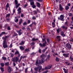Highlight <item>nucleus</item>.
Instances as JSON below:
<instances>
[{
  "mask_svg": "<svg viewBox=\"0 0 73 73\" xmlns=\"http://www.w3.org/2000/svg\"><path fill=\"white\" fill-rule=\"evenodd\" d=\"M15 23H18L19 21V19H17L15 21Z\"/></svg>",
  "mask_w": 73,
  "mask_h": 73,
  "instance_id": "47",
  "label": "nucleus"
},
{
  "mask_svg": "<svg viewBox=\"0 0 73 73\" xmlns=\"http://www.w3.org/2000/svg\"><path fill=\"white\" fill-rule=\"evenodd\" d=\"M23 25H27V23L26 22H25L23 23Z\"/></svg>",
  "mask_w": 73,
  "mask_h": 73,
  "instance_id": "51",
  "label": "nucleus"
},
{
  "mask_svg": "<svg viewBox=\"0 0 73 73\" xmlns=\"http://www.w3.org/2000/svg\"><path fill=\"white\" fill-rule=\"evenodd\" d=\"M34 0H29V1H30L31 2L30 3V5H34V2H33V1Z\"/></svg>",
  "mask_w": 73,
  "mask_h": 73,
  "instance_id": "13",
  "label": "nucleus"
},
{
  "mask_svg": "<svg viewBox=\"0 0 73 73\" xmlns=\"http://www.w3.org/2000/svg\"><path fill=\"white\" fill-rule=\"evenodd\" d=\"M41 64L40 63V62H38V60H36V62H35V65L36 66H37L38 64Z\"/></svg>",
  "mask_w": 73,
  "mask_h": 73,
  "instance_id": "22",
  "label": "nucleus"
},
{
  "mask_svg": "<svg viewBox=\"0 0 73 73\" xmlns=\"http://www.w3.org/2000/svg\"><path fill=\"white\" fill-rule=\"evenodd\" d=\"M9 25H8L6 24V25H5L4 26V28L5 29H7V27H9Z\"/></svg>",
  "mask_w": 73,
  "mask_h": 73,
  "instance_id": "29",
  "label": "nucleus"
},
{
  "mask_svg": "<svg viewBox=\"0 0 73 73\" xmlns=\"http://www.w3.org/2000/svg\"><path fill=\"white\" fill-rule=\"evenodd\" d=\"M63 70L64 73H68V70H66V69L63 68Z\"/></svg>",
  "mask_w": 73,
  "mask_h": 73,
  "instance_id": "18",
  "label": "nucleus"
},
{
  "mask_svg": "<svg viewBox=\"0 0 73 73\" xmlns=\"http://www.w3.org/2000/svg\"><path fill=\"white\" fill-rule=\"evenodd\" d=\"M24 41H22L21 42L20 44L21 45H24Z\"/></svg>",
  "mask_w": 73,
  "mask_h": 73,
  "instance_id": "40",
  "label": "nucleus"
},
{
  "mask_svg": "<svg viewBox=\"0 0 73 73\" xmlns=\"http://www.w3.org/2000/svg\"><path fill=\"white\" fill-rule=\"evenodd\" d=\"M7 29L8 31H10V30H11V27L9 26L8 27Z\"/></svg>",
  "mask_w": 73,
  "mask_h": 73,
  "instance_id": "42",
  "label": "nucleus"
},
{
  "mask_svg": "<svg viewBox=\"0 0 73 73\" xmlns=\"http://www.w3.org/2000/svg\"><path fill=\"white\" fill-rule=\"evenodd\" d=\"M55 60L56 61H57V62H58V61H60V59H59L58 58L56 57L55 59Z\"/></svg>",
  "mask_w": 73,
  "mask_h": 73,
  "instance_id": "31",
  "label": "nucleus"
},
{
  "mask_svg": "<svg viewBox=\"0 0 73 73\" xmlns=\"http://www.w3.org/2000/svg\"><path fill=\"white\" fill-rule=\"evenodd\" d=\"M38 52L40 53H41V49H39V50H38Z\"/></svg>",
  "mask_w": 73,
  "mask_h": 73,
  "instance_id": "53",
  "label": "nucleus"
},
{
  "mask_svg": "<svg viewBox=\"0 0 73 73\" xmlns=\"http://www.w3.org/2000/svg\"><path fill=\"white\" fill-rule=\"evenodd\" d=\"M38 40V38H33L32 39L33 41H37Z\"/></svg>",
  "mask_w": 73,
  "mask_h": 73,
  "instance_id": "19",
  "label": "nucleus"
},
{
  "mask_svg": "<svg viewBox=\"0 0 73 73\" xmlns=\"http://www.w3.org/2000/svg\"><path fill=\"white\" fill-rule=\"evenodd\" d=\"M16 5V9L17 8H18L19 6H20V3H18V4H17V5Z\"/></svg>",
  "mask_w": 73,
  "mask_h": 73,
  "instance_id": "30",
  "label": "nucleus"
},
{
  "mask_svg": "<svg viewBox=\"0 0 73 73\" xmlns=\"http://www.w3.org/2000/svg\"><path fill=\"white\" fill-rule=\"evenodd\" d=\"M56 3H57V2H58V3H60V0H56Z\"/></svg>",
  "mask_w": 73,
  "mask_h": 73,
  "instance_id": "59",
  "label": "nucleus"
},
{
  "mask_svg": "<svg viewBox=\"0 0 73 73\" xmlns=\"http://www.w3.org/2000/svg\"><path fill=\"white\" fill-rule=\"evenodd\" d=\"M60 31H61V28H60L59 29L58 28V29L56 30V32H57L58 33H60Z\"/></svg>",
  "mask_w": 73,
  "mask_h": 73,
  "instance_id": "20",
  "label": "nucleus"
},
{
  "mask_svg": "<svg viewBox=\"0 0 73 73\" xmlns=\"http://www.w3.org/2000/svg\"><path fill=\"white\" fill-rule=\"evenodd\" d=\"M62 53H65V52L64 51V50H62L61 51Z\"/></svg>",
  "mask_w": 73,
  "mask_h": 73,
  "instance_id": "61",
  "label": "nucleus"
},
{
  "mask_svg": "<svg viewBox=\"0 0 73 73\" xmlns=\"http://www.w3.org/2000/svg\"><path fill=\"white\" fill-rule=\"evenodd\" d=\"M19 48L20 50H22V51L24 50V48L23 46H19Z\"/></svg>",
  "mask_w": 73,
  "mask_h": 73,
  "instance_id": "23",
  "label": "nucleus"
},
{
  "mask_svg": "<svg viewBox=\"0 0 73 73\" xmlns=\"http://www.w3.org/2000/svg\"><path fill=\"white\" fill-rule=\"evenodd\" d=\"M66 47L68 49H71L72 48V46L69 43H67L66 44Z\"/></svg>",
  "mask_w": 73,
  "mask_h": 73,
  "instance_id": "7",
  "label": "nucleus"
},
{
  "mask_svg": "<svg viewBox=\"0 0 73 73\" xmlns=\"http://www.w3.org/2000/svg\"><path fill=\"white\" fill-rule=\"evenodd\" d=\"M64 17L63 15H60V17H58V20H60L61 21H64Z\"/></svg>",
  "mask_w": 73,
  "mask_h": 73,
  "instance_id": "4",
  "label": "nucleus"
},
{
  "mask_svg": "<svg viewBox=\"0 0 73 73\" xmlns=\"http://www.w3.org/2000/svg\"><path fill=\"white\" fill-rule=\"evenodd\" d=\"M17 54L18 55V57H19V58H20V56H21V54L19 53V51L17 50L16 51L15 53V55H16Z\"/></svg>",
  "mask_w": 73,
  "mask_h": 73,
  "instance_id": "5",
  "label": "nucleus"
},
{
  "mask_svg": "<svg viewBox=\"0 0 73 73\" xmlns=\"http://www.w3.org/2000/svg\"><path fill=\"white\" fill-rule=\"evenodd\" d=\"M33 13L34 15H36L37 13V11H33Z\"/></svg>",
  "mask_w": 73,
  "mask_h": 73,
  "instance_id": "35",
  "label": "nucleus"
},
{
  "mask_svg": "<svg viewBox=\"0 0 73 73\" xmlns=\"http://www.w3.org/2000/svg\"><path fill=\"white\" fill-rule=\"evenodd\" d=\"M17 32L18 33V35L19 36H20L22 34V32H21V30H20L19 31H17Z\"/></svg>",
  "mask_w": 73,
  "mask_h": 73,
  "instance_id": "16",
  "label": "nucleus"
},
{
  "mask_svg": "<svg viewBox=\"0 0 73 73\" xmlns=\"http://www.w3.org/2000/svg\"><path fill=\"white\" fill-rule=\"evenodd\" d=\"M65 27V26L63 25L62 27V28L63 29H64Z\"/></svg>",
  "mask_w": 73,
  "mask_h": 73,
  "instance_id": "58",
  "label": "nucleus"
},
{
  "mask_svg": "<svg viewBox=\"0 0 73 73\" xmlns=\"http://www.w3.org/2000/svg\"><path fill=\"white\" fill-rule=\"evenodd\" d=\"M35 42H32L31 44H30V45L31 46H34V45H35Z\"/></svg>",
  "mask_w": 73,
  "mask_h": 73,
  "instance_id": "34",
  "label": "nucleus"
},
{
  "mask_svg": "<svg viewBox=\"0 0 73 73\" xmlns=\"http://www.w3.org/2000/svg\"><path fill=\"white\" fill-rule=\"evenodd\" d=\"M48 72V70H47L46 71H45L43 73H47Z\"/></svg>",
  "mask_w": 73,
  "mask_h": 73,
  "instance_id": "60",
  "label": "nucleus"
},
{
  "mask_svg": "<svg viewBox=\"0 0 73 73\" xmlns=\"http://www.w3.org/2000/svg\"><path fill=\"white\" fill-rule=\"evenodd\" d=\"M52 27H53V28H54V27H55V23H54L52 22Z\"/></svg>",
  "mask_w": 73,
  "mask_h": 73,
  "instance_id": "28",
  "label": "nucleus"
},
{
  "mask_svg": "<svg viewBox=\"0 0 73 73\" xmlns=\"http://www.w3.org/2000/svg\"><path fill=\"white\" fill-rule=\"evenodd\" d=\"M28 68H27L25 69V73H27V71H28Z\"/></svg>",
  "mask_w": 73,
  "mask_h": 73,
  "instance_id": "38",
  "label": "nucleus"
},
{
  "mask_svg": "<svg viewBox=\"0 0 73 73\" xmlns=\"http://www.w3.org/2000/svg\"><path fill=\"white\" fill-rule=\"evenodd\" d=\"M17 11H18V14H20L21 12V8L20 7H19L17 10Z\"/></svg>",
  "mask_w": 73,
  "mask_h": 73,
  "instance_id": "11",
  "label": "nucleus"
},
{
  "mask_svg": "<svg viewBox=\"0 0 73 73\" xmlns=\"http://www.w3.org/2000/svg\"><path fill=\"white\" fill-rule=\"evenodd\" d=\"M59 9L60 11H62L64 9L63 7L62 6V5H61V4H60L59 5Z\"/></svg>",
  "mask_w": 73,
  "mask_h": 73,
  "instance_id": "8",
  "label": "nucleus"
},
{
  "mask_svg": "<svg viewBox=\"0 0 73 73\" xmlns=\"http://www.w3.org/2000/svg\"><path fill=\"white\" fill-rule=\"evenodd\" d=\"M52 66H47V68H48V69H51V68H52Z\"/></svg>",
  "mask_w": 73,
  "mask_h": 73,
  "instance_id": "43",
  "label": "nucleus"
},
{
  "mask_svg": "<svg viewBox=\"0 0 73 73\" xmlns=\"http://www.w3.org/2000/svg\"><path fill=\"white\" fill-rule=\"evenodd\" d=\"M44 61L45 60L44 59V58H41V60L40 61L39 63H40V64H43V63L44 62Z\"/></svg>",
  "mask_w": 73,
  "mask_h": 73,
  "instance_id": "9",
  "label": "nucleus"
},
{
  "mask_svg": "<svg viewBox=\"0 0 73 73\" xmlns=\"http://www.w3.org/2000/svg\"><path fill=\"white\" fill-rule=\"evenodd\" d=\"M64 33L62 31L61 32V36H62V37H63L65 36V35L64 34Z\"/></svg>",
  "mask_w": 73,
  "mask_h": 73,
  "instance_id": "17",
  "label": "nucleus"
},
{
  "mask_svg": "<svg viewBox=\"0 0 73 73\" xmlns=\"http://www.w3.org/2000/svg\"><path fill=\"white\" fill-rule=\"evenodd\" d=\"M22 21H23V19H21L20 20L19 22V25H21V23H22Z\"/></svg>",
  "mask_w": 73,
  "mask_h": 73,
  "instance_id": "36",
  "label": "nucleus"
},
{
  "mask_svg": "<svg viewBox=\"0 0 73 73\" xmlns=\"http://www.w3.org/2000/svg\"><path fill=\"white\" fill-rule=\"evenodd\" d=\"M6 8H8L9 7V4L8 3H7L6 5Z\"/></svg>",
  "mask_w": 73,
  "mask_h": 73,
  "instance_id": "52",
  "label": "nucleus"
},
{
  "mask_svg": "<svg viewBox=\"0 0 73 73\" xmlns=\"http://www.w3.org/2000/svg\"><path fill=\"white\" fill-rule=\"evenodd\" d=\"M12 44H11L10 45L9 47L10 48H12Z\"/></svg>",
  "mask_w": 73,
  "mask_h": 73,
  "instance_id": "63",
  "label": "nucleus"
},
{
  "mask_svg": "<svg viewBox=\"0 0 73 73\" xmlns=\"http://www.w3.org/2000/svg\"><path fill=\"white\" fill-rule=\"evenodd\" d=\"M65 10H66V11H67V10H68V9H69V6H66L65 7Z\"/></svg>",
  "mask_w": 73,
  "mask_h": 73,
  "instance_id": "25",
  "label": "nucleus"
},
{
  "mask_svg": "<svg viewBox=\"0 0 73 73\" xmlns=\"http://www.w3.org/2000/svg\"><path fill=\"white\" fill-rule=\"evenodd\" d=\"M68 15H69V16H71V17H72V15H73V14H72V13H68Z\"/></svg>",
  "mask_w": 73,
  "mask_h": 73,
  "instance_id": "45",
  "label": "nucleus"
},
{
  "mask_svg": "<svg viewBox=\"0 0 73 73\" xmlns=\"http://www.w3.org/2000/svg\"><path fill=\"white\" fill-rule=\"evenodd\" d=\"M42 44V43H39V46H40V47H44V46H46V44H47V42L46 41V38H42V42H44Z\"/></svg>",
  "mask_w": 73,
  "mask_h": 73,
  "instance_id": "1",
  "label": "nucleus"
},
{
  "mask_svg": "<svg viewBox=\"0 0 73 73\" xmlns=\"http://www.w3.org/2000/svg\"><path fill=\"white\" fill-rule=\"evenodd\" d=\"M8 37H9V36H5L4 37L5 38H4V40L3 41V42H4V41H5V42H6L7 38H8Z\"/></svg>",
  "mask_w": 73,
  "mask_h": 73,
  "instance_id": "15",
  "label": "nucleus"
},
{
  "mask_svg": "<svg viewBox=\"0 0 73 73\" xmlns=\"http://www.w3.org/2000/svg\"><path fill=\"white\" fill-rule=\"evenodd\" d=\"M34 70H35V72H38V67H35L34 69Z\"/></svg>",
  "mask_w": 73,
  "mask_h": 73,
  "instance_id": "27",
  "label": "nucleus"
},
{
  "mask_svg": "<svg viewBox=\"0 0 73 73\" xmlns=\"http://www.w3.org/2000/svg\"><path fill=\"white\" fill-rule=\"evenodd\" d=\"M46 40L48 43H49L50 42V40L49 39V38H46Z\"/></svg>",
  "mask_w": 73,
  "mask_h": 73,
  "instance_id": "37",
  "label": "nucleus"
},
{
  "mask_svg": "<svg viewBox=\"0 0 73 73\" xmlns=\"http://www.w3.org/2000/svg\"><path fill=\"white\" fill-rule=\"evenodd\" d=\"M32 19L33 20H36V18L35 17L33 16V17L32 18Z\"/></svg>",
  "mask_w": 73,
  "mask_h": 73,
  "instance_id": "50",
  "label": "nucleus"
},
{
  "mask_svg": "<svg viewBox=\"0 0 73 73\" xmlns=\"http://www.w3.org/2000/svg\"><path fill=\"white\" fill-rule=\"evenodd\" d=\"M35 53L34 52H33L31 54V56H35Z\"/></svg>",
  "mask_w": 73,
  "mask_h": 73,
  "instance_id": "48",
  "label": "nucleus"
},
{
  "mask_svg": "<svg viewBox=\"0 0 73 73\" xmlns=\"http://www.w3.org/2000/svg\"><path fill=\"white\" fill-rule=\"evenodd\" d=\"M47 58H50V55H48L47 56Z\"/></svg>",
  "mask_w": 73,
  "mask_h": 73,
  "instance_id": "54",
  "label": "nucleus"
},
{
  "mask_svg": "<svg viewBox=\"0 0 73 73\" xmlns=\"http://www.w3.org/2000/svg\"><path fill=\"white\" fill-rule=\"evenodd\" d=\"M69 53H64L62 54V56H64V57L66 58H68L69 57Z\"/></svg>",
  "mask_w": 73,
  "mask_h": 73,
  "instance_id": "6",
  "label": "nucleus"
},
{
  "mask_svg": "<svg viewBox=\"0 0 73 73\" xmlns=\"http://www.w3.org/2000/svg\"><path fill=\"white\" fill-rule=\"evenodd\" d=\"M32 7L33 8H35L36 7V5H35L34 4L32 5Z\"/></svg>",
  "mask_w": 73,
  "mask_h": 73,
  "instance_id": "44",
  "label": "nucleus"
},
{
  "mask_svg": "<svg viewBox=\"0 0 73 73\" xmlns=\"http://www.w3.org/2000/svg\"><path fill=\"white\" fill-rule=\"evenodd\" d=\"M2 59L4 61H6V60H7V57L4 56H3L2 57Z\"/></svg>",
  "mask_w": 73,
  "mask_h": 73,
  "instance_id": "24",
  "label": "nucleus"
},
{
  "mask_svg": "<svg viewBox=\"0 0 73 73\" xmlns=\"http://www.w3.org/2000/svg\"><path fill=\"white\" fill-rule=\"evenodd\" d=\"M0 65L1 66H2V67H3L4 66V63H1Z\"/></svg>",
  "mask_w": 73,
  "mask_h": 73,
  "instance_id": "49",
  "label": "nucleus"
},
{
  "mask_svg": "<svg viewBox=\"0 0 73 73\" xmlns=\"http://www.w3.org/2000/svg\"><path fill=\"white\" fill-rule=\"evenodd\" d=\"M11 15V14L10 13H8V14H7L6 15V18L7 17H8L9 18V17H10V16Z\"/></svg>",
  "mask_w": 73,
  "mask_h": 73,
  "instance_id": "26",
  "label": "nucleus"
},
{
  "mask_svg": "<svg viewBox=\"0 0 73 73\" xmlns=\"http://www.w3.org/2000/svg\"><path fill=\"white\" fill-rule=\"evenodd\" d=\"M56 38H57V39H58V42H60V41H61V36H56Z\"/></svg>",
  "mask_w": 73,
  "mask_h": 73,
  "instance_id": "10",
  "label": "nucleus"
},
{
  "mask_svg": "<svg viewBox=\"0 0 73 73\" xmlns=\"http://www.w3.org/2000/svg\"><path fill=\"white\" fill-rule=\"evenodd\" d=\"M5 34V32H2L1 34H0V37H1L3 35H4Z\"/></svg>",
  "mask_w": 73,
  "mask_h": 73,
  "instance_id": "21",
  "label": "nucleus"
},
{
  "mask_svg": "<svg viewBox=\"0 0 73 73\" xmlns=\"http://www.w3.org/2000/svg\"><path fill=\"white\" fill-rule=\"evenodd\" d=\"M65 25H66V26H68V22L66 21L65 22Z\"/></svg>",
  "mask_w": 73,
  "mask_h": 73,
  "instance_id": "55",
  "label": "nucleus"
},
{
  "mask_svg": "<svg viewBox=\"0 0 73 73\" xmlns=\"http://www.w3.org/2000/svg\"><path fill=\"white\" fill-rule=\"evenodd\" d=\"M7 69L8 72L11 73V71H12V68H11V67L8 66V67Z\"/></svg>",
  "mask_w": 73,
  "mask_h": 73,
  "instance_id": "12",
  "label": "nucleus"
},
{
  "mask_svg": "<svg viewBox=\"0 0 73 73\" xmlns=\"http://www.w3.org/2000/svg\"><path fill=\"white\" fill-rule=\"evenodd\" d=\"M10 54L11 55V57L12 58L13 57V56H14V54H12V53H10Z\"/></svg>",
  "mask_w": 73,
  "mask_h": 73,
  "instance_id": "41",
  "label": "nucleus"
},
{
  "mask_svg": "<svg viewBox=\"0 0 73 73\" xmlns=\"http://www.w3.org/2000/svg\"><path fill=\"white\" fill-rule=\"evenodd\" d=\"M5 66H8V65H9V62H7L5 63Z\"/></svg>",
  "mask_w": 73,
  "mask_h": 73,
  "instance_id": "46",
  "label": "nucleus"
},
{
  "mask_svg": "<svg viewBox=\"0 0 73 73\" xmlns=\"http://www.w3.org/2000/svg\"><path fill=\"white\" fill-rule=\"evenodd\" d=\"M14 3L15 5L18 4V1H17V0H15Z\"/></svg>",
  "mask_w": 73,
  "mask_h": 73,
  "instance_id": "33",
  "label": "nucleus"
},
{
  "mask_svg": "<svg viewBox=\"0 0 73 73\" xmlns=\"http://www.w3.org/2000/svg\"><path fill=\"white\" fill-rule=\"evenodd\" d=\"M64 29H65V30H67V29H68V27H65Z\"/></svg>",
  "mask_w": 73,
  "mask_h": 73,
  "instance_id": "64",
  "label": "nucleus"
},
{
  "mask_svg": "<svg viewBox=\"0 0 73 73\" xmlns=\"http://www.w3.org/2000/svg\"><path fill=\"white\" fill-rule=\"evenodd\" d=\"M3 45V47L4 48H8V46L7 45V42H3V43L2 44Z\"/></svg>",
  "mask_w": 73,
  "mask_h": 73,
  "instance_id": "3",
  "label": "nucleus"
},
{
  "mask_svg": "<svg viewBox=\"0 0 73 73\" xmlns=\"http://www.w3.org/2000/svg\"><path fill=\"white\" fill-rule=\"evenodd\" d=\"M38 68L39 71H40L41 70V69H42V67L41 66H39Z\"/></svg>",
  "mask_w": 73,
  "mask_h": 73,
  "instance_id": "32",
  "label": "nucleus"
},
{
  "mask_svg": "<svg viewBox=\"0 0 73 73\" xmlns=\"http://www.w3.org/2000/svg\"><path fill=\"white\" fill-rule=\"evenodd\" d=\"M67 6H68V7H70L71 5V4L69 3L67 5Z\"/></svg>",
  "mask_w": 73,
  "mask_h": 73,
  "instance_id": "57",
  "label": "nucleus"
},
{
  "mask_svg": "<svg viewBox=\"0 0 73 73\" xmlns=\"http://www.w3.org/2000/svg\"><path fill=\"white\" fill-rule=\"evenodd\" d=\"M31 23V20H28L27 21V24H29Z\"/></svg>",
  "mask_w": 73,
  "mask_h": 73,
  "instance_id": "56",
  "label": "nucleus"
},
{
  "mask_svg": "<svg viewBox=\"0 0 73 73\" xmlns=\"http://www.w3.org/2000/svg\"><path fill=\"white\" fill-rule=\"evenodd\" d=\"M21 17H24V15H23V14L22 13L21 15Z\"/></svg>",
  "mask_w": 73,
  "mask_h": 73,
  "instance_id": "62",
  "label": "nucleus"
},
{
  "mask_svg": "<svg viewBox=\"0 0 73 73\" xmlns=\"http://www.w3.org/2000/svg\"><path fill=\"white\" fill-rule=\"evenodd\" d=\"M0 68L1 72H4V68H2L1 67Z\"/></svg>",
  "mask_w": 73,
  "mask_h": 73,
  "instance_id": "39",
  "label": "nucleus"
},
{
  "mask_svg": "<svg viewBox=\"0 0 73 73\" xmlns=\"http://www.w3.org/2000/svg\"><path fill=\"white\" fill-rule=\"evenodd\" d=\"M19 60V59L18 58V57H15L13 58H12V61L13 62H17Z\"/></svg>",
  "mask_w": 73,
  "mask_h": 73,
  "instance_id": "2",
  "label": "nucleus"
},
{
  "mask_svg": "<svg viewBox=\"0 0 73 73\" xmlns=\"http://www.w3.org/2000/svg\"><path fill=\"white\" fill-rule=\"evenodd\" d=\"M36 6L38 7V8H40L41 7V4L37 2L36 3Z\"/></svg>",
  "mask_w": 73,
  "mask_h": 73,
  "instance_id": "14",
  "label": "nucleus"
}]
</instances>
